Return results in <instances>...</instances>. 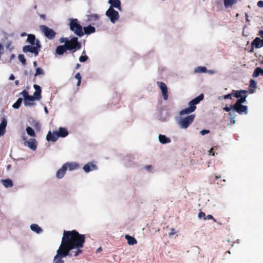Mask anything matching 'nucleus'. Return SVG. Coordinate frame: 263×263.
Returning a JSON list of instances; mask_svg holds the SVG:
<instances>
[{"mask_svg": "<svg viewBox=\"0 0 263 263\" xmlns=\"http://www.w3.org/2000/svg\"><path fill=\"white\" fill-rule=\"evenodd\" d=\"M85 242V235L76 230L64 231L61 245L57 251L53 263H64L63 258L78 256L82 253L81 249Z\"/></svg>", "mask_w": 263, "mask_h": 263, "instance_id": "obj_1", "label": "nucleus"}, {"mask_svg": "<svg viewBox=\"0 0 263 263\" xmlns=\"http://www.w3.org/2000/svg\"><path fill=\"white\" fill-rule=\"evenodd\" d=\"M83 31L84 34L89 35L91 33H94L96 31V28L91 25H89L83 28Z\"/></svg>", "mask_w": 263, "mask_h": 263, "instance_id": "obj_22", "label": "nucleus"}, {"mask_svg": "<svg viewBox=\"0 0 263 263\" xmlns=\"http://www.w3.org/2000/svg\"><path fill=\"white\" fill-rule=\"evenodd\" d=\"M34 47H35L37 49L38 53L40 50V48L41 47V45L40 44V42L39 40H35V44L33 45Z\"/></svg>", "mask_w": 263, "mask_h": 263, "instance_id": "obj_41", "label": "nucleus"}, {"mask_svg": "<svg viewBox=\"0 0 263 263\" xmlns=\"http://www.w3.org/2000/svg\"><path fill=\"white\" fill-rule=\"evenodd\" d=\"M33 87L35 89V91L33 93V98H34L35 100H39L41 99L42 96H41V92H42V89L41 87L36 84L33 85Z\"/></svg>", "mask_w": 263, "mask_h": 263, "instance_id": "obj_12", "label": "nucleus"}, {"mask_svg": "<svg viewBox=\"0 0 263 263\" xmlns=\"http://www.w3.org/2000/svg\"><path fill=\"white\" fill-rule=\"evenodd\" d=\"M41 30L44 33V35L49 40H52L55 36V31L51 28L48 27L45 25H41Z\"/></svg>", "mask_w": 263, "mask_h": 263, "instance_id": "obj_7", "label": "nucleus"}, {"mask_svg": "<svg viewBox=\"0 0 263 263\" xmlns=\"http://www.w3.org/2000/svg\"><path fill=\"white\" fill-rule=\"evenodd\" d=\"M231 107L236 112L241 115L243 113L247 115L248 114V107L243 105H237L236 107H233V105H231Z\"/></svg>", "mask_w": 263, "mask_h": 263, "instance_id": "obj_11", "label": "nucleus"}, {"mask_svg": "<svg viewBox=\"0 0 263 263\" xmlns=\"http://www.w3.org/2000/svg\"><path fill=\"white\" fill-rule=\"evenodd\" d=\"M176 233V232L175 231L174 229L172 228L171 230V232L169 233L168 235L170 236H173V235L175 234Z\"/></svg>", "mask_w": 263, "mask_h": 263, "instance_id": "obj_50", "label": "nucleus"}, {"mask_svg": "<svg viewBox=\"0 0 263 263\" xmlns=\"http://www.w3.org/2000/svg\"><path fill=\"white\" fill-rule=\"evenodd\" d=\"M233 96L232 95V92L230 93L223 96L222 97L224 99H232V97Z\"/></svg>", "mask_w": 263, "mask_h": 263, "instance_id": "obj_47", "label": "nucleus"}, {"mask_svg": "<svg viewBox=\"0 0 263 263\" xmlns=\"http://www.w3.org/2000/svg\"><path fill=\"white\" fill-rule=\"evenodd\" d=\"M257 6L259 8H262L263 7V1H259L257 3Z\"/></svg>", "mask_w": 263, "mask_h": 263, "instance_id": "obj_49", "label": "nucleus"}, {"mask_svg": "<svg viewBox=\"0 0 263 263\" xmlns=\"http://www.w3.org/2000/svg\"><path fill=\"white\" fill-rule=\"evenodd\" d=\"M15 79V77L13 74H11L9 77L10 80H13Z\"/></svg>", "mask_w": 263, "mask_h": 263, "instance_id": "obj_61", "label": "nucleus"}, {"mask_svg": "<svg viewBox=\"0 0 263 263\" xmlns=\"http://www.w3.org/2000/svg\"><path fill=\"white\" fill-rule=\"evenodd\" d=\"M68 132L67 129L64 127H60L58 132H53V133L51 131H49L47 136L46 140L48 141L55 142L59 137L64 138L67 136Z\"/></svg>", "mask_w": 263, "mask_h": 263, "instance_id": "obj_2", "label": "nucleus"}, {"mask_svg": "<svg viewBox=\"0 0 263 263\" xmlns=\"http://www.w3.org/2000/svg\"><path fill=\"white\" fill-rule=\"evenodd\" d=\"M209 133L210 130L208 129H203L200 132V134L202 136L205 135V134H208Z\"/></svg>", "mask_w": 263, "mask_h": 263, "instance_id": "obj_48", "label": "nucleus"}, {"mask_svg": "<svg viewBox=\"0 0 263 263\" xmlns=\"http://www.w3.org/2000/svg\"><path fill=\"white\" fill-rule=\"evenodd\" d=\"M44 74V70L41 68L38 67L36 69L34 76L36 77L39 75Z\"/></svg>", "mask_w": 263, "mask_h": 263, "instance_id": "obj_40", "label": "nucleus"}, {"mask_svg": "<svg viewBox=\"0 0 263 263\" xmlns=\"http://www.w3.org/2000/svg\"><path fill=\"white\" fill-rule=\"evenodd\" d=\"M193 112V111L192 110H191V109H190L189 107H186L185 109H183L181 110L179 112V115L180 116H183V115H184L190 114H191V113H192Z\"/></svg>", "mask_w": 263, "mask_h": 263, "instance_id": "obj_35", "label": "nucleus"}, {"mask_svg": "<svg viewBox=\"0 0 263 263\" xmlns=\"http://www.w3.org/2000/svg\"><path fill=\"white\" fill-rule=\"evenodd\" d=\"M74 78L78 80V81H79V80H81V76L79 72L76 74Z\"/></svg>", "mask_w": 263, "mask_h": 263, "instance_id": "obj_51", "label": "nucleus"}, {"mask_svg": "<svg viewBox=\"0 0 263 263\" xmlns=\"http://www.w3.org/2000/svg\"><path fill=\"white\" fill-rule=\"evenodd\" d=\"M236 116V115H234L233 117H232L231 118V123H232V124H235V118Z\"/></svg>", "mask_w": 263, "mask_h": 263, "instance_id": "obj_56", "label": "nucleus"}, {"mask_svg": "<svg viewBox=\"0 0 263 263\" xmlns=\"http://www.w3.org/2000/svg\"><path fill=\"white\" fill-rule=\"evenodd\" d=\"M18 59H19V61L23 64V65H25L26 63V59L25 58V57L24 55V54H20L18 55Z\"/></svg>", "mask_w": 263, "mask_h": 263, "instance_id": "obj_42", "label": "nucleus"}, {"mask_svg": "<svg viewBox=\"0 0 263 263\" xmlns=\"http://www.w3.org/2000/svg\"><path fill=\"white\" fill-rule=\"evenodd\" d=\"M194 72L197 73H206L207 69L204 66H198L195 68Z\"/></svg>", "mask_w": 263, "mask_h": 263, "instance_id": "obj_33", "label": "nucleus"}, {"mask_svg": "<svg viewBox=\"0 0 263 263\" xmlns=\"http://www.w3.org/2000/svg\"><path fill=\"white\" fill-rule=\"evenodd\" d=\"M158 139L159 141L163 144L169 143L171 142V139L164 135L160 134Z\"/></svg>", "mask_w": 263, "mask_h": 263, "instance_id": "obj_23", "label": "nucleus"}, {"mask_svg": "<svg viewBox=\"0 0 263 263\" xmlns=\"http://www.w3.org/2000/svg\"><path fill=\"white\" fill-rule=\"evenodd\" d=\"M10 45H11V43L9 42V43H8V44L7 45V48L10 51H11L13 49V47H10Z\"/></svg>", "mask_w": 263, "mask_h": 263, "instance_id": "obj_55", "label": "nucleus"}, {"mask_svg": "<svg viewBox=\"0 0 263 263\" xmlns=\"http://www.w3.org/2000/svg\"><path fill=\"white\" fill-rule=\"evenodd\" d=\"M64 164L66 165L67 170L68 168L70 171L77 170L79 167V165L77 162H67Z\"/></svg>", "mask_w": 263, "mask_h": 263, "instance_id": "obj_21", "label": "nucleus"}, {"mask_svg": "<svg viewBox=\"0 0 263 263\" xmlns=\"http://www.w3.org/2000/svg\"><path fill=\"white\" fill-rule=\"evenodd\" d=\"M27 134L31 137H34L35 136V132L33 128L30 126H28L26 129Z\"/></svg>", "mask_w": 263, "mask_h": 263, "instance_id": "obj_36", "label": "nucleus"}, {"mask_svg": "<svg viewBox=\"0 0 263 263\" xmlns=\"http://www.w3.org/2000/svg\"><path fill=\"white\" fill-rule=\"evenodd\" d=\"M206 219H213L214 221H216L215 219L213 218V216L211 215H208L206 216Z\"/></svg>", "mask_w": 263, "mask_h": 263, "instance_id": "obj_58", "label": "nucleus"}, {"mask_svg": "<svg viewBox=\"0 0 263 263\" xmlns=\"http://www.w3.org/2000/svg\"><path fill=\"white\" fill-rule=\"evenodd\" d=\"M247 97V95H245V96H243L241 97L238 98L235 104L233 105V107H236L237 105H242V104L246 101Z\"/></svg>", "mask_w": 263, "mask_h": 263, "instance_id": "obj_28", "label": "nucleus"}, {"mask_svg": "<svg viewBox=\"0 0 263 263\" xmlns=\"http://www.w3.org/2000/svg\"><path fill=\"white\" fill-rule=\"evenodd\" d=\"M14 58H15V55L14 54H11L10 58V61H11Z\"/></svg>", "mask_w": 263, "mask_h": 263, "instance_id": "obj_62", "label": "nucleus"}, {"mask_svg": "<svg viewBox=\"0 0 263 263\" xmlns=\"http://www.w3.org/2000/svg\"><path fill=\"white\" fill-rule=\"evenodd\" d=\"M135 158L130 155H127L125 158L124 160L125 163L128 162L129 165H132V162L133 161V160Z\"/></svg>", "mask_w": 263, "mask_h": 263, "instance_id": "obj_38", "label": "nucleus"}, {"mask_svg": "<svg viewBox=\"0 0 263 263\" xmlns=\"http://www.w3.org/2000/svg\"><path fill=\"white\" fill-rule=\"evenodd\" d=\"M232 109V108L231 107H228V106H226L225 107L223 108V110H224L226 111H227V112H230L231 110Z\"/></svg>", "mask_w": 263, "mask_h": 263, "instance_id": "obj_54", "label": "nucleus"}, {"mask_svg": "<svg viewBox=\"0 0 263 263\" xmlns=\"http://www.w3.org/2000/svg\"><path fill=\"white\" fill-rule=\"evenodd\" d=\"M157 84L161 89L163 100L165 101L167 100L168 96L167 94L168 91L166 85L164 83L159 81L157 82Z\"/></svg>", "mask_w": 263, "mask_h": 263, "instance_id": "obj_9", "label": "nucleus"}, {"mask_svg": "<svg viewBox=\"0 0 263 263\" xmlns=\"http://www.w3.org/2000/svg\"><path fill=\"white\" fill-rule=\"evenodd\" d=\"M34 100V98H33L32 96H29L26 98V101L25 100H24V104L26 106H31L35 105V103L33 102Z\"/></svg>", "mask_w": 263, "mask_h": 263, "instance_id": "obj_26", "label": "nucleus"}, {"mask_svg": "<svg viewBox=\"0 0 263 263\" xmlns=\"http://www.w3.org/2000/svg\"><path fill=\"white\" fill-rule=\"evenodd\" d=\"M24 145L27 146L32 151H35L37 147V143L34 139H30L28 141H25Z\"/></svg>", "mask_w": 263, "mask_h": 263, "instance_id": "obj_14", "label": "nucleus"}, {"mask_svg": "<svg viewBox=\"0 0 263 263\" xmlns=\"http://www.w3.org/2000/svg\"><path fill=\"white\" fill-rule=\"evenodd\" d=\"M152 168V166L151 165H147L145 166V168L148 170V171H149L150 169H151Z\"/></svg>", "mask_w": 263, "mask_h": 263, "instance_id": "obj_63", "label": "nucleus"}, {"mask_svg": "<svg viewBox=\"0 0 263 263\" xmlns=\"http://www.w3.org/2000/svg\"><path fill=\"white\" fill-rule=\"evenodd\" d=\"M158 119L162 122L167 121L169 119L167 111L164 109H161L160 111Z\"/></svg>", "mask_w": 263, "mask_h": 263, "instance_id": "obj_19", "label": "nucleus"}, {"mask_svg": "<svg viewBox=\"0 0 263 263\" xmlns=\"http://www.w3.org/2000/svg\"><path fill=\"white\" fill-rule=\"evenodd\" d=\"M69 21V26L70 30L78 36H82L84 35L83 27L79 23L78 20L77 18H70Z\"/></svg>", "mask_w": 263, "mask_h": 263, "instance_id": "obj_3", "label": "nucleus"}, {"mask_svg": "<svg viewBox=\"0 0 263 263\" xmlns=\"http://www.w3.org/2000/svg\"><path fill=\"white\" fill-rule=\"evenodd\" d=\"M257 35L260 36L262 38V39H263V30H260L258 32Z\"/></svg>", "mask_w": 263, "mask_h": 263, "instance_id": "obj_59", "label": "nucleus"}, {"mask_svg": "<svg viewBox=\"0 0 263 263\" xmlns=\"http://www.w3.org/2000/svg\"><path fill=\"white\" fill-rule=\"evenodd\" d=\"M195 116L190 115L184 118H181L178 122V125L181 129H186L193 122Z\"/></svg>", "mask_w": 263, "mask_h": 263, "instance_id": "obj_5", "label": "nucleus"}, {"mask_svg": "<svg viewBox=\"0 0 263 263\" xmlns=\"http://www.w3.org/2000/svg\"><path fill=\"white\" fill-rule=\"evenodd\" d=\"M257 88V83L255 80L251 79L250 81L249 85V92L250 93H253L255 91V89Z\"/></svg>", "mask_w": 263, "mask_h": 263, "instance_id": "obj_25", "label": "nucleus"}, {"mask_svg": "<svg viewBox=\"0 0 263 263\" xmlns=\"http://www.w3.org/2000/svg\"><path fill=\"white\" fill-rule=\"evenodd\" d=\"M67 50H69V49L67 47V45H59V46H58L55 49V53H56V54H57L59 55H62L65 52H66Z\"/></svg>", "mask_w": 263, "mask_h": 263, "instance_id": "obj_18", "label": "nucleus"}, {"mask_svg": "<svg viewBox=\"0 0 263 263\" xmlns=\"http://www.w3.org/2000/svg\"><path fill=\"white\" fill-rule=\"evenodd\" d=\"M99 18V15L97 14H93L88 16V20L89 21H97Z\"/></svg>", "mask_w": 263, "mask_h": 263, "instance_id": "obj_39", "label": "nucleus"}, {"mask_svg": "<svg viewBox=\"0 0 263 263\" xmlns=\"http://www.w3.org/2000/svg\"><path fill=\"white\" fill-rule=\"evenodd\" d=\"M259 75L263 76V69L260 67H257L254 70L253 73V77H257Z\"/></svg>", "mask_w": 263, "mask_h": 263, "instance_id": "obj_34", "label": "nucleus"}, {"mask_svg": "<svg viewBox=\"0 0 263 263\" xmlns=\"http://www.w3.org/2000/svg\"><path fill=\"white\" fill-rule=\"evenodd\" d=\"M23 52L24 53L31 52L33 53L35 56L38 55L37 49L34 47L33 45H26L23 47Z\"/></svg>", "mask_w": 263, "mask_h": 263, "instance_id": "obj_13", "label": "nucleus"}, {"mask_svg": "<svg viewBox=\"0 0 263 263\" xmlns=\"http://www.w3.org/2000/svg\"><path fill=\"white\" fill-rule=\"evenodd\" d=\"M248 93L247 90H233L232 91V95L233 96L236 97V98H239L243 96V94L246 95Z\"/></svg>", "mask_w": 263, "mask_h": 263, "instance_id": "obj_24", "label": "nucleus"}, {"mask_svg": "<svg viewBox=\"0 0 263 263\" xmlns=\"http://www.w3.org/2000/svg\"><path fill=\"white\" fill-rule=\"evenodd\" d=\"M105 15L113 24H115L117 21H118L120 17L119 12L112 8H109L106 10Z\"/></svg>", "mask_w": 263, "mask_h": 263, "instance_id": "obj_6", "label": "nucleus"}, {"mask_svg": "<svg viewBox=\"0 0 263 263\" xmlns=\"http://www.w3.org/2000/svg\"><path fill=\"white\" fill-rule=\"evenodd\" d=\"M251 46L256 48H260L263 47V39L259 37H256L251 43Z\"/></svg>", "mask_w": 263, "mask_h": 263, "instance_id": "obj_17", "label": "nucleus"}, {"mask_svg": "<svg viewBox=\"0 0 263 263\" xmlns=\"http://www.w3.org/2000/svg\"><path fill=\"white\" fill-rule=\"evenodd\" d=\"M3 50V46L0 44V58L1 57V55L2 54V50Z\"/></svg>", "mask_w": 263, "mask_h": 263, "instance_id": "obj_60", "label": "nucleus"}, {"mask_svg": "<svg viewBox=\"0 0 263 263\" xmlns=\"http://www.w3.org/2000/svg\"><path fill=\"white\" fill-rule=\"evenodd\" d=\"M69 38L68 37H61L60 39V42L61 43H65L64 45H68L69 42Z\"/></svg>", "mask_w": 263, "mask_h": 263, "instance_id": "obj_45", "label": "nucleus"}, {"mask_svg": "<svg viewBox=\"0 0 263 263\" xmlns=\"http://www.w3.org/2000/svg\"><path fill=\"white\" fill-rule=\"evenodd\" d=\"M67 170L66 165L63 164L61 168L59 169L56 173V177L58 179H62L65 175Z\"/></svg>", "mask_w": 263, "mask_h": 263, "instance_id": "obj_20", "label": "nucleus"}, {"mask_svg": "<svg viewBox=\"0 0 263 263\" xmlns=\"http://www.w3.org/2000/svg\"><path fill=\"white\" fill-rule=\"evenodd\" d=\"M125 238L127 240V243L129 245H134L137 243L136 239L131 236L126 235Z\"/></svg>", "mask_w": 263, "mask_h": 263, "instance_id": "obj_31", "label": "nucleus"}, {"mask_svg": "<svg viewBox=\"0 0 263 263\" xmlns=\"http://www.w3.org/2000/svg\"><path fill=\"white\" fill-rule=\"evenodd\" d=\"M7 125V121L5 116L2 117V120L0 124V137L3 136L6 132V127Z\"/></svg>", "mask_w": 263, "mask_h": 263, "instance_id": "obj_16", "label": "nucleus"}, {"mask_svg": "<svg viewBox=\"0 0 263 263\" xmlns=\"http://www.w3.org/2000/svg\"><path fill=\"white\" fill-rule=\"evenodd\" d=\"M23 99L21 98H19L17 101L13 104L12 107L14 108L18 109L22 102Z\"/></svg>", "mask_w": 263, "mask_h": 263, "instance_id": "obj_37", "label": "nucleus"}, {"mask_svg": "<svg viewBox=\"0 0 263 263\" xmlns=\"http://www.w3.org/2000/svg\"><path fill=\"white\" fill-rule=\"evenodd\" d=\"M198 216L199 219L203 218L204 220L206 219L205 214L203 212L201 211L200 212H199Z\"/></svg>", "mask_w": 263, "mask_h": 263, "instance_id": "obj_46", "label": "nucleus"}, {"mask_svg": "<svg viewBox=\"0 0 263 263\" xmlns=\"http://www.w3.org/2000/svg\"><path fill=\"white\" fill-rule=\"evenodd\" d=\"M88 59V57L86 55L82 54L79 58V61L80 62H85Z\"/></svg>", "mask_w": 263, "mask_h": 263, "instance_id": "obj_44", "label": "nucleus"}, {"mask_svg": "<svg viewBox=\"0 0 263 263\" xmlns=\"http://www.w3.org/2000/svg\"><path fill=\"white\" fill-rule=\"evenodd\" d=\"M108 3L110 4L109 8L121 10V3L120 0H109Z\"/></svg>", "mask_w": 263, "mask_h": 263, "instance_id": "obj_15", "label": "nucleus"}, {"mask_svg": "<svg viewBox=\"0 0 263 263\" xmlns=\"http://www.w3.org/2000/svg\"><path fill=\"white\" fill-rule=\"evenodd\" d=\"M204 98L203 94L201 93L199 95L198 97L192 100L188 103L189 108L191 109V110L194 111L196 108V105L199 103V102L203 100Z\"/></svg>", "mask_w": 263, "mask_h": 263, "instance_id": "obj_8", "label": "nucleus"}, {"mask_svg": "<svg viewBox=\"0 0 263 263\" xmlns=\"http://www.w3.org/2000/svg\"><path fill=\"white\" fill-rule=\"evenodd\" d=\"M66 45L72 54L76 51L81 49L82 47V44L78 41V37L75 36L69 39L68 44Z\"/></svg>", "mask_w": 263, "mask_h": 263, "instance_id": "obj_4", "label": "nucleus"}, {"mask_svg": "<svg viewBox=\"0 0 263 263\" xmlns=\"http://www.w3.org/2000/svg\"><path fill=\"white\" fill-rule=\"evenodd\" d=\"M245 17H246V21L247 22H249L250 21V20L248 19L249 15H248V14L247 13L245 14Z\"/></svg>", "mask_w": 263, "mask_h": 263, "instance_id": "obj_64", "label": "nucleus"}, {"mask_svg": "<svg viewBox=\"0 0 263 263\" xmlns=\"http://www.w3.org/2000/svg\"><path fill=\"white\" fill-rule=\"evenodd\" d=\"M207 73L210 74H214L215 73V71L214 70H207V71H206Z\"/></svg>", "mask_w": 263, "mask_h": 263, "instance_id": "obj_57", "label": "nucleus"}, {"mask_svg": "<svg viewBox=\"0 0 263 263\" xmlns=\"http://www.w3.org/2000/svg\"><path fill=\"white\" fill-rule=\"evenodd\" d=\"M217 149V147H212L211 148V149L209 151V155H212L213 156H214V153H213V151L214 150H215Z\"/></svg>", "mask_w": 263, "mask_h": 263, "instance_id": "obj_52", "label": "nucleus"}, {"mask_svg": "<svg viewBox=\"0 0 263 263\" xmlns=\"http://www.w3.org/2000/svg\"><path fill=\"white\" fill-rule=\"evenodd\" d=\"M1 182L6 188L11 187L13 185V181L10 179H2Z\"/></svg>", "mask_w": 263, "mask_h": 263, "instance_id": "obj_27", "label": "nucleus"}, {"mask_svg": "<svg viewBox=\"0 0 263 263\" xmlns=\"http://www.w3.org/2000/svg\"><path fill=\"white\" fill-rule=\"evenodd\" d=\"M20 95L23 97L24 100H25V101H26V98L29 96L28 92L26 90H23L20 93Z\"/></svg>", "mask_w": 263, "mask_h": 263, "instance_id": "obj_43", "label": "nucleus"}, {"mask_svg": "<svg viewBox=\"0 0 263 263\" xmlns=\"http://www.w3.org/2000/svg\"><path fill=\"white\" fill-rule=\"evenodd\" d=\"M235 110H234L233 109L229 112V115L231 117H233L234 115H236L235 114Z\"/></svg>", "mask_w": 263, "mask_h": 263, "instance_id": "obj_53", "label": "nucleus"}, {"mask_svg": "<svg viewBox=\"0 0 263 263\" xmlns=\"http://www.w3.org/2000/svg\"><path fill=\"white\" fill-rule=\"evenodd\" d=\"M35 40V36L34 34H29L27 35L26 42L31 45H34Z\"/></svg>", "mask_w": 263, "mask_h": 263, "instance_id": "obj_30", "label": "nucleus"}, {"mask_svg": "<svg viewBox=\"0 0 263 263\" xmlns=\"http://www.w3.org/2000/svg\"><path fill=\"white\" fill-rule=\"evenodd\" d=\"M30 229L32 231L35 232L37 234H40L43 232L42 229L37 224H32L30 226Z\"/></svg>", "mask_w": 263, "mask_h": 263, "instance_id": "obj_29", "label": "nucleus"}, {"mask_svg": "<svg viewBox=\"0 0 263 263\" xmlns=\"http://www.w3.org/2000/svg\"><path fill=\"white\" fill-rule=\"evenodd\" d=\"M83 170L85 173H88L91 171L97 170L98 166L93 162H90L83 166Z\"/></svg>", "mask_w": 263, "mask_h": 263, "instance_id": "obj_10", "label": "nucleus"}, {"mask_svg": "<svg viewBox=\"0 0 263 263\" xmlns=\"http://www.w3.org/2000/svg\"><path fill=\"white\" fill-rule=\"evenodd\" d=\"M237 0H224V5L226 8L231 7L233 5L235 4Z\"/></svg>", "mask_w": 263, "mask_h": 263, "instance_id": "obj_32", "label": "nucleus"}]
</instances>
